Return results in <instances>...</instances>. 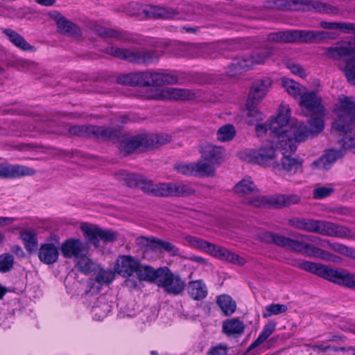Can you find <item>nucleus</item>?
Returning a JSON list of instances; mask_svg holds the SVG:
<instances>
[{"instance_id":"obj_37","label":"nucleus","mask_w":355,"mask_h":355,"mask_svg":"<svg viewBox=\"0 0 355 355\" xmlns=\"http://www.w3.org/2000/svg\"><path fill=\"white\" fill-rule=\"evenodd\" d=\"M216 302L222 312L227 316L231 315L236 311V304L228 295L218 296Z\"/></svg>"},{"instance_id":"obj_18","label":"nucleus","mask_w":355,"mask_h":355,"mask_svg":"<svg viewBox=\"0 0 355 355\" xmlns=\"http://www.w3.org/2000/svg\"><path fill=\"white\" fill-rule=\"evenodd\" d=\"M87 303L96 320H103L112 309V305L105 295L95 296L87 294Z\"/></svg>"},{"instance_id":"obj_20","label":"nucleus","mask_w":355,"mask_h":355,"mask_svg":"<svg viewBox=\"0 0 355 355\" xmlns=\"http://www.w3.org/2000/svg\"><path fill=\"white\" fill-rule=\"evenodd\" d=\"M35 170L33 168L8 162L0 164V179H15L33 175Z\"/></svg>"},{"instance_id":"obj_53","label":"nucleus","mask_w":355,"mask_h":355,"mask_svg":"<svg viewBox=\"0 0 355 355\" xmlns=\"http://www.w3.org/2000/svg\"><path fill=\"white\" fill-rule=\"evenodd\" d=\"M355 44V37H353V38H350V39H348L347 40H345L343 41L340 45L339 46H335V47H331V48H329L327 51V56H329V58H334L333 56H331L330 54H329V51L331 49H337V48H342V47H347V48H349V46H353Z\"/></svg>"},{"instance_id":"obj_58","label":"nucleus","mask_w":355,"mask_h":355,"mask_svg":"<svg viewBox=\"0 0 355 355\" xmlns=\"http://www.w3.org/2000/svg\"><path fill=\"white\" fill-rule=\"evenodd\" d=\"M21 67H20L21 70L30 69L35 66V64L33 62L25 60L21 62Z\"/></svg>"},{"instance_id":"obj_25","label":"nucleus","mask_w":355,"mask_h":355,"mask_svg":"<svg viewBox=\"0 0 355 355\" xmlns=\"http://www.w3.org/2000/svg\"><path fill=\"white\" fill-rule=\"evenodd\" d=\"M139 261L130 256L119 257L115 264L116 272L123 277L131 276L138 269Z\"/></svg>"},{"instance_id":"obj_42","label":"nucleus","mask_w":355,"mask_h":355,"mask_svg":"<svg viewBox=\"0 0 355 355\" xmlns=\"http://www.w3.org/2000/svg\"><path fill=\"white\" fill-rule=\"evenodd\" d=\"M115 274L111 270L95 269V281L100 285H107L114 279Z\"/></svg>"},{"instance_id":"obj_47","label":"nucleus","mask_w":355,"mask_h":355,"mask_svg":"<svg viewBox=\"0 0 355 355\" xmlns=\"http://www.w3.org/2000/svg\"><path fill=\"white\" fill-rule=\"evenodd\" d=\"M174 196H189L194 193L195 189L191 184L185 183L174 184Z\"/></svg>"},{"instance_id":"obj_12","label":"nucleus","mask_w":355,"mask_h":355,"mask_svg":"<svg viewBox=\"0 0 355 355\" xmlns=\"http://www.w3.org/2000/svg\"><path fill=\"white\" fill-rule=\"evenodd\" d=\"M335 36L327 31H288L273 33L268 40L283 42H313L326 38L334 39Z\"/></svg>"},{"instance_id":"obj_26","label":"nucleus","mask_w":355,"mask_h":355,"mask_svg":"<svg viewBox=\"0 0 355 355\" xmlns=\"http://www.w3.org/2000/svg\"><path fill=\"white\" fill-rule=\"evenodd\" d=\"M177 79L169 74L160 72H144V86H161L165 84H173Z\"/></svg>"},{"instance_id":"obj_5","label":"nucleus","mask_w":355,"mask_h":355,"mask_svg":"<svg viewBox=\"0 0 355 355\" xmlns=\"http://www.w3.org/2000/svg\"><path fill=\"white\" fill-rule=\"evenodd\" d=\"M282 83L287 93L298 100L299 105L303 110L315 116V118L310 120L309 128H311V123L315 125V121L318 119L323 121L322 116L325 114V110L321 98L315 92H310L298 83L285 77L282 78Z\"/></svg>"},{"instance_id":"obj_43","label":"nucleus","mask_w":355,"mask_h":355,"mask_svg":"<svg viewBox=\"0 0 355 355\" xmlns=\"http://www.w3.org/2000/svg\"><path fill=\"white\" fill-rule=\"evenodd\" d=\"M345 56H355V53L345 55ZM342 57H344V55L333 58L339 59ZM343 71L345 73L347 81L352 85H355V59H349L346 61L345 65L343 68Z\"/></svg>"},{"instance_id":"obj_41","label":"nucleus","mask_w":355,"mask_h":355,"mask_svg":"<svg viewBox=\"0 0 355 355\" xmlns=\"http://www.w3.org/2000/svg\"><path fill=\"white\" fill-rule=\"evenodd\" d=\"M195 175L200 177H209L215 174L214 164L200 161L194 163Z\"/></svg>"},{"instance_id":"obj_28","label":"nucleus","mask_w":355,"mask_h":355,"mask_svg":"<svg viewBox=\"0 0 355 355\" xmlns=\"http://www.w3.org/2000/svg\"><path fill=\"white\" fill-rule=\"evenodd\" d=\"M202 157L212 164H220L225 158V150L220 146L206 144L201 149Z\"/></svg>"},{"instance_id":"obj_7","label":"nucleus","mask_w":355,"mask_h":355,"mask_svg":"<svg viewBox=\"0 0 355 355\" xmlns=\"http://www.w3.org/2000/svg\"><path fill=\"white\" fill-rule=\"evenodd\" d=\"M289 223L295 228L324 236L347 239L354 236L347 227L324 220L293 218L289 220Z\"/></svg>"},{"instance_id":"obj_32","label":"nucleus","mask_w":355,"mask_h":355,"mask_svg":"<svg viewBox=\"0 0 355 355\" xmlns=\"http://www.w3.org/2000/svg\"><path fill=\"white\" fill-rule=\"evenodd\" d=\"M189 295L195 300H202L207 295V288L202 280H196L189 282L188 286Z\"/></svg>"},{"instance_id":"obj_11","label":"nucleus","mask_w":355,"mask_h":355,"mask_svg":"<svg viewBox=\"0 0 355 355\" xmlns=\"http://www.w3.org/2000/svg\"><path fill=\"white\" fill-rule=\"evenodd\" d=\"M185 241L191 247L203 250L219 259L239 266H243L246 263L244 257L239 256L226 248L209 243L200 238L187 236L185 237Z\"/></svg>"},{"instance_id":"obj_39","label":"nucleus","mask_w":355,"mask_h":355,"mask_svg":"<svg viewBox=\"0 0 355 355\" xmlns=\"http://www.w3.org/2000/svg\"><path fill=\"white\" fill-rule=\"evenodd\" d=\"M119 84L144 86V72H135L122 75L117 78Z\"/></svg>"},{"instance_id":"obj_15","label":"nucleus","mask_w":355,"mask_h":355,"mask_svg":"<svg viewBox=\"0 0 355 355\" xmlns=\"http://www.w3.org/2000/svg\"><path fill=\"white\" fill-rule=\"evenodd\" d=\"M136 243L144 250L145 256L150 251L159 253L166 252L171 255H176L179 252L178 249L171 243L155 237L140 236L136 239Z\"/></svg>"},{"instance_id":"obj_50","label":"nucleus","mask_w":355,"mask_h":355,"mask_svg":"<svg viewBox=\"0 0 355 355\" xmlns=\"http://www.w3.org/2000/svg\"><path fill=\"white\" fill-rule=\"evenodd\" d=\"M329 54L334 58H338L345 55L355 54V44L353 46H349V48L344 46L342 48L331 49L329 51Z\"/></svg>"},{"instance_id":"obj_30","label":"nucleus","mask_w":355,"mask_h":355,"mask_svg":"<svg viewBox=\"0 0 355 355\" xmlns=\"http://www.w3.org/2000/svg\"><path fill=\"white\" fill-rule=\"evenodd\" d=\"M343 155V150H329L320 159L312 163V167L315 169H328Z\"/></svg>"},{"instance_id":"obj_8","label":"nucleus","mask_w":355,"mask_h":355,"mask_svg":"<svg viewBox=\"0 0 355 355\" xmlns=\"http://www.w3.org/2000/svg\"><path fill=\"white\" fill-rule=\"evenodd\" d=\"M300 267L336 284L355 288V275L346 271L333 269L308 261L302 262Z\"/></svg>"},{"instance_id":"obj_14","label":"nucleus","mask_w":355,"mask_h":355,"mask_svg":"<svg viewBox=\"0 0 355 355\" xmlns=\"http://www.w3.org/2000/svg\"><path fill=\"white\" fill-rule=\"evenodd\" d=\"M80 229L87 241L93 244L96 248L99 246V241L105 243L112 242L118 238V234L111 230H103L98 227L89 224L83 223Z\"/></svg>"},{"instance_id":"obj_16","label":"nucleus","mask_w":355,"mask_h":355,"mask_svg":"<svg viewBox=\"0 0 355 355\" xmlns=\"http://www.w3.org/2000/svg\"><path fill=\"white\" fill-rule=\"evenodd\" d=\"M170 140L171 137L168 135H141L128 139L124 148L125 151L130 153L141 146L153 148L166 144Z\"/></svg>"},{"instance_id":"obj_61","label":"nucleus","mask_w":355,"mask_h":355,"mask_svg":"<svg viewBox=\"0 0 355 355\" xmlns=\"http://www.w3.org/2000/svg\"><path fill=\"white\" fill-rule=\"evenodd\" d=\"M4 240V235L2 233H0V243H2Z\"/></svg>"},{"instance_id":"obj_54","label":"nucleus","mask_w":355,"mask_h":355,"mask_svg":"<svg viewBox=\"0 0 355 355\" xmlns=\"http://www.w3.org/2000/svg\"><path fill=\"white\" fill-rule=\"evenodd\" d=\"M227 348L225 345H218L213 347L210 351V355H227Z\"/></svg>"},{"instance_id":"obj_64","label":"nucleus","mask_w":355,"mask_h":355,"mask_svg":"<svg viewBox=\"0 0 355 355\" xmlns=\"http://www.w3.org/2000/svg\"><path fill=\"white\" fill-rule=\"evenodd\" d=\"M159 15H163V13H162V10L159 13Z\"/></svg>"},{"instance_id":"obj_59","label":"nucleus","mask_w":355,"mask_h":355,"mask_svg":"<svg viewBox=\"0 0 355 355\" xmlns=\"http://www.w3.org/2000/svg\"><path fill=\"white\" fill-rule=\"evenodd\" d=\"M37 3L45 6H53L55 3V0H35Z\"/></svg>"},{"instance_id":"obj_46","label":"nucleus","mask_w":355,"mask_h":355,"mask_svg":"<svg viewBox=\"0 0 355 355\" xmlns=\"http://www.w3.org/2000/svg\"><path fill=\"white\" fill-rule=\"evenodd\" d=\"M77 265L84 273H89L96 269L95 263L86 256H80L77 259Z\"/></svg>"},{"instance_id":"obj_31","label":"nucleus","mask_w":355,"mask_h":355,"mask_svg":"<svg viewBox=\"0 0 355 355\" xmlns=\"http://www.w3.org/2000/svg\"><path fill=\"white\" fill-rule=\"evenodd\" d=\"M3 33L8 37L9 40L19 49L25 51H33L34 47L29 44L24 38L19 34L11 29H4Z\"/></svg>"},{"instance_id":"obj_38","label":"nucleus","mask_w":355,"mask_h":355,"mask_svg":"<svg viewBox=\"0 0 355 355\" xmlns=\"http://www.w3.org/2000/svg\"><path fill=\"white\" fill-rule=\"evenodd\" d=\"M320 25L323 28L334 30L340 33L355 34V23L322 21Z\"/></svg>"},{"instance_id":"obj_22","label":"nucleus","mask_w":355,"mask_h":355,"mask_svg":"<svg viewBox=\"0 0 355 355\" xmlns=\"http://www.w3.org/2000/svg\"><path fill=\"white\" fill-rule=\"evenodd\" d=\"M271 50L264 49L252 55H245L233 63V66L238 70H248L254 65L262 64L271 54Z\"/></svg>"},{"instance_id":"obj_29","label":"nucleus","mask_w":355,"mask_h":355,"mask_svg":"<svg viewBox=\"0 0 355 355\" xmlns=\"http://www.w3.org/2000/svg\"><path fill=\"white\" fill-rule=\"evenodd\" d=\"M84 250L83 243L79 239H69L60 245V251L65 258L78 259Z\"/></svg>"},{"instance_id":"obj_4","label":"nucleus","mask_w":355,"mask_h":355,"mask_svg":"<svg viewBox=\"0 0 355 355\" xmlns=\"http://www.w3.org/2000/svg\"><path fill=\"white\" fill-rule=\"evenodd\" d=\"M334 112L337 119L333 128L343 135L341 139L343 148L352 150L355 153V133L352 132L355 128V98L339 96Z\"/></svg>"},{"instance_id":"obj_17","label":"nucleus","mask_w":355,"mask_h":355,"mask_svg":"<svg viewBox=\"0 0 355 355\" xmlns=\"http://www.w3.org/2000/svg\"><path fill=\"white\" fill-rule=\"evenodd\" d=\"M159 279L157 282L159 287L162 288L166 293L178 295L184 288L185 284L179 275L173 274L166 268H160Z\"/></svg>"},{"instance_id":"obj_23","label":"nucleus","mask_w":355,"mask_h":355,"mask_svg":"<svg viewBox=\"0 0 355 355\" xmlns=\"http://www.w3.org/2000/svg\"><path fill=\"white\" fill-rule=\"evenodd\" d=\"M60 251V246L58 241L43 243L38 251L39 259L45 264H53L58 259Z\"/></svg>"},{"instance_id":"obj_13","label":"nucleus","mask_w":355,"mask_h":355,"mask_svg":"<svg viewBox=\"0 0 355 355\" xmlns=\"http://www.w3.org/2000/svg\"><path fill=\"white\" fill-rule=\"evenodd\" d=\"M107 53L120 59L137 63L150 64L157 60L159 53L156 51H134L117 47H110Z\"/></svg>"},{"instance_id":"obj_60","label":"nucleus","mask_w":355,"mask_h":355,"mask_svg":"<svg viewBox=\"0 0 355 355\" xmlns=\"http://www.w3.org/2000/svg\"><path fill=\"white\" fill-rule=\"evenodd\" d=\"M5 293H6V291H5L4 288L0 285V299H1L3 297V296L5 295Z\"/></svg>"},{"instance_id":"obj_27","label":"nucleus","mask_w":355,"mask_h":355,"mask_svg":"<svg viewBox=\"0 0 355 355\" xmlns=\"http://www.w3.org/2000/svg\"><path fill=\"white\" fill-rule=\"evenodd\" d=\"M49 17L53 20L58 27L59 32L70 35H76L78 33V27L67 20L61 13L58 11H51L48 14Z\"/></svg>"},{"instance_id":"obj_45","label":"nucleus","mask_w":355,"mask_h":355,"mask_svg":"<svg viewBox=\"0 0 355 355\" xmlns=\"http://www.w3.org/2000/svg\"><path fill=\"white\" fill-rule=\"evenodd\" d=\"M288 307L286 304H270L264 308L262 315L264 318H268L272 315L285 313Z\"/></svg>"},{"instance_id":"obj_19","label":"nucleus","mask_w":355,"mask_h":355,"mask_svg":"<svg viewBox=\"0 0 355 355\" xmlns=\"http://www.w3.org/2000/svg\"><path fill=\"white\" fill-rule=\"evenodd\" d=\"M195 96V93L189 89L166 87L164 89H156L154 94L149 97L155 100L186 101L194 98Z\"/></svg>"},{"instance_id":"obj_6","label":"nucleus","mask_w":355,"mask_h":355,"mask_svg":"<svg viewBox=\"0 0 355 355\" xmlns=\"http://www.w3.org/2000/svg\"><path fill=\"white\" fill-rule=\"evenodd\" d=\"M291 110L288 105H281L277 110V116L272 117L265 123L256 125V132L258 137L263 136L268 130H270L273 140L283 146L288 138L293 135V125L304 124L295 119H290Z\"/></svg>"},{"instance_id":"obj_55","label":"nucleus","mask_w":355,"mask_h":355,"mask_svg":"<svg viewBox=\"0 0 355 355\" xmlns=\"http://www.w3.org/2000/svg\"><path fill=\"white\" fill-rule=\"evenodd\" d=\"M316 9L321 12L335 14L337 12V9L332 8L329 5L320 4Z\"/></svg>"},{"instance_id":"obj_40","label":"nucleus","mask_w":355,"mask_h":355,"mask_svg":"<svg viewBox=\"0 0 355 355\" xmlns=\"http://www.w3.org/2000/svg\"><path fill=\"white\" fill-rule=\"evenodd\" d=\"M26 250L28 252L35 250L37 245V239L35 232L31 230H24L20 234Z\"/></svg>"},{"instance_id":"obj_10","label":"nucleus","mask_w":355,"mask_h":355,"mask_svg":"<svg viewBox=\"0 0 355 355\" xmlns=\"http://www.w3.org/2000/svg\"><path fill=\"white\" fill-rule=\"evenodd\" d=\"M275 143L279 146L276 139H274L263 143L259 148L245 149L239 153V158L247 162L255 163L263 166H271L274 170V166L277 164Z\"/></svg>"},{"instance_id":"obj_34","label":"nucleus","mask_w":355,"mask_h":355,"mask_svg":"<svg viewBox=\"0 0 355 355\" xmlns=\"http://www.w3.org/2000/svg\"><path fill=\"white\" fill-rule=\"evenodd\" d=\"M139 279L150 281L156 282L157 284L159 279V275H161L160 268L154 270L153 268L147 266H140L139 264L138 269L135 271Z\"/></svg>"},{"instance_id":"obj_1","label":"nucleus","mask_w":355,"mask_h":355,"mask_svg":"<svg viewBox=\"0 0 355 355\" xmlns=\"http://www.w3.org/2000/svg\"><path fill=\"white\" fill-rule=\"evenodd\" d=\"M261 239L264 242L274 243L277 245L286 248L308 257H317L327 261H336L337 257L319 248L312 245L309 243L323 248L329 247L334 251L347 256L352 255L351 250L346 246L339 243H330L326 240H322L318 236L312 235H301L298 239L293 240L279 234L265 232Z\"/></svg>"},{"instance_id":"obj_44","label":"nucleus","mask_w":355,"mask_h":355,"mask_svg":"<svg viewBox=\"0 0 355 355\" xmlns=\"http://www.w3.org/2000/svg\"><path fill=\"white\" fill-rule=\"evenodd\" d=\"M236 134V130L232 125L227 124L220 127L217 132L218 141L225 142L232 140Z\"/></svg>"},{"instance_id":"obj_49","label":"nucleus","mask_w":355,"mask_h":355,"mask_svg":"<svg viewBox=\"0 0 355 355\" xmlns=\"http://www.w3.org/2000/svg\"><path fill=\"white\" fill-rule=\"evenodd\" d=\"M175 168L180 173L187 175H195L194 163H180L177 164Z\"/></svg>"},{"instance_id":"obj_51","label":"nucleus","mask_w":355,"mask_h":355,"mask_svg":"<svg viewBox=\"0 0 355 355\" xmlns=\"http://www.w3.org/2000/svg\"><path fill=\"white\" fill-rule=\"evenodd\" d=\"M288 69L295 75H297L301 78L306 76L305 70L299 64L294 62H288L287 64Z\"/></svg>"},{"instance_id":"obj_57","label":"nucleus","mask_w":355,"mask_h":355,"mask_svg":"<svg viewBox=\"0 0 355 355\" xmlns=\"http://www.w3.org/2000/svg\"><path fill=\"white\" fill-rule=\"evenodd\" d=\"M14 221V218L0 216V227L11 225Z\"/></svg>"},{"instance_id":"obj_56","label":"nucleus","mask_w":355,"mask_h":355,"mask_svg":"<svg viewBox=\"0 0 355 355\" xmlns=\"http://www.w3.org/2000/svg\"><path fill=\"white\" fill-rule=\"evenodd\" d=\"M100 34L104 37L120 38V33L112 29H104Z\"/></svg>"},{"instance_id":"obj_63","label":"nucleus","mask_w":355,"mask_h":355,"mask_svg":"<svg viewBox=\"0 0 355 355\" xmlns=\"http://www.w3.org/2000/svg\"><path fill=\"white\" fill-rule=\"evenodd\" d=\"M15 248H16V250H20V251L21 250L19 246H16Z\"/></svg>"},{"instance_id":"obj_21","label":"nucleus","mask_w":355,"mask_h":355,"mask_svg":"<svg viewBox=\"0 0 355 355\" xmlns=\"http://www.w3.org/2000/svg\"><path fill=\"white\" fill-rule=\"evenodd\" d=\"M69 132L72 135L78 136H92L101 137L103 139H112L116 135V132L110 128L99 126H73L70 128Z\"/></svg>"},{"instance_id":"obj_52","label":"nucleus","mask_w":355,"mask_h":355,"mask_svg":"<svg viewBox=\"0 0 355 355\" xmlns=\"http://www.w3.org/2000/svg\"><path fill=\"white\" fill-rule=\"evenodd\" d=\"M333 192V189L329 187H321L314 189L313 196L315 198H323L329 196Z\"/></svg>"},{"instance_id":"obj_62","label":"nucleus","mask_w":355,"mask_h":355,"mask_svg":"<svg viewBox=\"0 0 355 355\" xmlns=\"http://www.w3.org/2000/svg\"><path fill=\"white\" fill-rule=\"evenodd\" d=\"M150 354H151L152 355H157V354H158V352H157V351H154V350H153V351H151V352H150Z\"/></svg>"},{"instance_id":"obj_48","label":"nucleus","mask_w":355,"mask_h":355,"mask_svg":"<svg viewBox=\"0 0 355 355\" xmlns=\"http://www.w3.org/2000/svg\"><path fill=\"white\" fill-rule=\"evenodd\" d=\"M14 263V259L11 254H3L0 255V272L10 270Z\"/></svg>"},{"instance_id":"obj_33","label":"nucleus","mask_w":355,"mask_h":355,"mask_svg":"<svg viewBox=\"0 0 355 355\" xmlns=\"http://www.w3.org/2000/svg\"><path fill=\"white\" fill-rule=\"evenodd\" d=\"M244 329L243 322L237 318L227 320L223 324V332L229 336L241 335L243 334Z\"/></svg>"},{"instance_id":"obj_2","label":"nucleus","mask_w":355,"mask_h":355,"mask_svg":"<svg viewBox=\"0 0 355 355\" xmlns=\"http://www.w3.org/2000/svg\"><path fill=\"white\" fill-rule=\"evenodd\" d=\"M315 125L311 123V128H308L305 124H296L293 125V135L288 138L280 145L279 148L283 150V158L281 164L274 166V171L276 173H279L286 179H290L292 176L297 173H302V162L298 159L291 157L287 153H293L297 149V144L304 141L309 137H313L320 132L324 128V124L320 119L315 121Z\"/></svg>"},{"instance_id":"obj_9","label":"nucleus","mask_w":355,"mask_h":355,"mask_svg":"<svg viewBox=\"0 0 355 355\" xmlns=\"http://www.w3.org/2000/svg\"><path fill=\"white\" fill-rule=\"evenodd\" d=\"M271 84L270 78H265L257 80L253 85L246 103L245 121L248 124L252 125L263 119V114L259 112L257 105L266 95Z\"/></svg>"},{"instance_id":"obj_3","label":"nucleus","mask_w":355,"mask_h":355,"mask_svg":"<svg viewBox=\"0 0 355 355\" xmlns=\"http://www.w3.org/2000/svg\"><path fill=\"white\" fill-rule=\"evenodd\" d=\"M234 193L240 198H244V203L253 207L271 206L282 207L296 204L300 201L297 195H277L270 198L259 195L258 189L250 177H245L233 189Z\"/></svg>"},{"instance_id":"obj_35","label":"nucleus","mask_w":355,"mask_h":355,"mask_svg":"<svg viewBox=\"0 0 355 355\" xmlns=\"http://www.w3.org/2000/svg\"><path fill=\"white\" fill-rule=\"evenodd\" d=\"M116 178L130 187H139L141 189V182L147 179L133 173L121 171L116 174Z\"/></svg>"},{"instance_id":"obj_36","label":"nucleus","mask_w":355,"mask_h":355,"mask_svg":"<svg viewBox=\"0 0 355 355\" xmlns=\"http://www.w3.org/2000/svg\"><path fill=\"white\" fill-rule=\"evenodd\" d=\"M275 329L276 323L275 322L270 321L266 323L263 326L257 338L249 346L248 350L250 351L264 343L275 331Z\"/></svg>"},{"instance_id":"obj_24","label":"nucleus","mask_w":355,"mask_h":355,"mask_svg":"<svg viewBox=\"0 0 355 355\" xmlns=\"http://www.w3.org/2000/svg\"><path fill=\"white\" fill-rule=\"evenodd\" d=\"M174 189L173 183L154 184L150 180H144L141 182V190L145 193L155 196H174V193H175Z\"/></svg>"}]
</instances>
